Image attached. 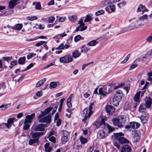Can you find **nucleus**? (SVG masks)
I'll use <instances>...</instances> for the list:
<instances>
[{
  "label": "nucleus",
  "instance_id": "5fc2aeb1",
  "mask_svg": "<svg viewBox=\"0 0 152 152\" xmlns=\"http://www.w3.org/2000/svg\"><path fill=\"white\" fill-rule=\"evenodd\" d=\"M13 57L12 56H7V57H3V59L5 61H8L9 60H10L12 59Z\"/></svg>",
  "mask_w": 152,
  "mask_h": 152
},
{
  "label": "nucleus",
  "instance_id": "ddd939ff",
  "mask_svg": "<svg viewBox=\"0 0 152 152\" xmlns=\"http://www.w3.org/2000/svg\"><path fill=\"white\" fill-rule=\"evenodd\" d=\"M107 135V134L102 130H100L97 134L98 137L101 139L105 138Z\"/></svg>",
  "mask_w": 152,
  "mask_h": 152
},
{
  "label": "nucleus",
  "instance_id": "393cba45",
  "mask_svg": "<svg viewBox=\"0 0 152 152\" xmlns=\"http://www.w3.org/2000/svg\"><path fill=\"white\" fill-rule=\"evenodd\" d=\"M59 83L58 82H51L50 83L49 87L51 89L56 88L57 87L58 84L59 85Z\"/></svg>",
  "mask_w": 152,
  "mask_h": 152
},
{
  "label": "nucleus",
  "instance_id": "37998d69",
  "mask_svg": "<svg viewBox=\"0 0 152 152\" xmlns=\"http://www.w3.org/2000/svg\"><path fill=\"white\" fill-rule=\"evenodd\" d=\"M28 123L25 122L24 121V126H23V129L25 130H28L30 127V125L27 124Z\"/></svg>",
  "mask_w": 152,
  "mask_h": 152
},
{
  "label": "nucleus",
  "instance_id": "5701e85b",
  "mask_svg": "<svg viewBox=\"0 0 152 152\" xmlns=\"http://www.w3.org/2000/svg\"><path fill=\"white\" fill-rule=\"evenodd\" d=\"M73 57L76 58L79 57L81 55V53L79 52L78 50H76L72 53Z\"/></svg>",
  "mask_w": 152,
  "mask_h": 152
},
{
  "label": "nucleus",
  "instance_id": "f03ea898",
  "mask_svg": "<svg viewBox=\"0 0 152 152\" xmlns=\"http://www.w3.org/2000/svg\"><path fill=\"white\" fill-rule=\"evenodd\" d=\"M124 134L122 132H119L114 133V135H112L113 137L117 140L121 144L128 143L129 141L124 137Z\"/></svg>",
  "mask_w": 152,
  "mask_h": 152
},
{
  "label": "nucleus",
  "instance_id": "a211bd4d",
  "mask_svg": "<svg viewBox=\"0 0 152 152\" xmlns=\"http://www.w3.org/2000/svg\"><path fill=\"white\" fill-rule=\"evenodd\" d=\"M141 93V91L137 92L134 98V101L136 103L139 104L140 102L139 100Z\"/></svg>",
  "mask_w": 152,
  "mask_h": 152
},
{
  "label": "nucleus",
  "instance_id": "a19ab883",
  "mask_svg": "<svg viewBox=\"0 0 152 152\" xmlns=\"http://www.w3.org/2000/svg\"><path fill=\"white\" fill-rule=\"evenodd\" d=\"M77 18V16L75 15H72L69 17V20L72 21L76 20Z\"/></svg>",
  "mask_w": 152,
  "mask_h": 152
},
{
  "label": "nucleus",
  "instance_id": "6e6552de",
  "mask_svg": "<svg viewBox=\"0 0 152 152\" xmlns=\"http://www.w3.org/2000/svg\"><path fill=\"white\" fill-rule=\"evenodd\" d=\"M131 147L128 144H124L121 147V152H131Z\"/></svg>",
  "mask_w": 152,
  "mask_h": 152
},
{
  "label": "nucleus",
  "instance_id": "4468645a",
  "mask_svg": "<svg viewBox=\"0 0 152 152\" xmlns=\"http://www.w3.org/2000/svg\"><path fill=\"white\" fill-rule=\"evenodd\" d=\"M145 103L146 107L149 108L152 103V99L150 97L147 98L145 100Z\"/></svg>",
  "mask_w": 152,
  "mask_h": 152
},
{
  "label": "nucleus",
  "instance_id": "8fccbe9b",
  "mask_svg": "<svg viewBox=\"0 0 152 152\" xmlns=\"http://www.w3.org/2000/svg\"><path fill=\"white\" fill-rule=\"evenodd\" d=\"M80 25L75 30V31L77 32L79 31V29L80 28V27L84 26L85 24L83 22L80 24Z\"/></svg>",
  "mask_w": 152,
  "mask_h": 152
},
{
  "label": "nucleus",
  "instance_id": "cd10ccee",
  "mask_svg": "<svg viewBox=\"0 0 152 152\" xmlns=\"http://www.w3.org/2000/svg\"><path fill=\"white\" fill-rule=\"evenodd\" d=\"M59 60L60 62L61 63H68L67 59V56L60 57L59 58Z\"/></svg>",
  "mask_w": 152,
  "mask_h": 152
},
{
  "label": "nucleus",
  "instance_id": "4c0bfd02",
  "mask_svg": "<svg viewBox=\"0 0 152 152\" xmlns=\"http://www.w3.org/2000/svg\"><path fill=\"white\" fill-rule=\"evenodd\" d=\"M69 139L66 136H63L61 138V141L63 144H64L68 142Z\"/></svg>",
  "mask_w": 152,
  "mask_h": 152
},
{
  "label": "nucleus",
  "instance_id": "e2e57ef3",
  "mask_svg": "<svg viewBox=\"0 0 152 152\" xmlns=\"http://www.w3.org/2000/svg\"><path fill=\"white\" fill-rule=\"evenodd\" d=\"M66 19V18L65 17H60L59 19V21L60 22H62L64 21Z\"/></svg>",
  "mask_w": 152,
  "mask_h": 152
},
{
  "label": "nucleus",
  "instance_id": "a878e982",
  "mask_svg": "<svg viewBox=\"0 0 152 152\" xmlns=\"http://www.w3.org/2000/svg\"><path fill=\"white\" fill-rule=\"evenodd\" d=\"M50 144L46 143L44 145L45 150L46 152H50L52 150V148L49 147Z\"/></svg>",
  "mask_w": 152,
  "mask_h": 152
},
{
  "label": "nucleus",
  "instance_id": "2f4dec72",
  "mask_svg": "<svg viewBox=\"0 0 152 152\" xmlns=\"http://www.w3.org/2000/svg\"><path fill=\"white\" fill-rule=\"evenodd\" d=\"M145 108L146 107L144 104H141L139 108V110L140 112H143V110L145 109Z\"/></svg>",
  "mask_w": 152,
  "mask_h": 152
},
{
  "label": "nucleus",
  "instance_id": "49530a36",
  "mask_svg": "<svg viewBox=\"0 0 152 152\" xmlns=\"http://www.w3.org/2000/svg\"><path fill=\"white\" fill-rule=\"evenodd\" d=\"M35 8L37 10H39L41 9V5L39 2H37L35 6Z\"/></svg>",
  "mask_w": 152,
  "mask_h": 152
},
{
  "label": "nucleus",
  "instance_id": "6e6d98bb",
  "mask_svg": "<svg viewBox=\"0 0 152 152\" xmlns=\"http://www.w3.org/2000/svg\"><path fill=\"white\" fill-rule=\"evenodd\" d=\"M63 134L64 136L68 137L69 135V133L66 130H64L63 131Z\"/></svg>",
  "mask_w": 152,
  "mask_h": 152
},
{
  "label": "nucleus",
  "instance_id": "6ab92c4d",
  "mask_svg": "<svg viewBox=\"0 0 152 152\" xmlns=\"http://www.w3.org/2000/svg\"><path fill=\"white\" fill-rule=\"evenodd\" d=\"M137 22V24H136V27L137 28H140L142 26H143L145 25L146 23L142 22V21L141 20H136Z\"/></svg>",
  "mask_w": 152,
  "mask_h": 152
},
{
  "label": "nucleus",
  "instance_id": "f3484780",
  "mask_svg": "<svg viewBox=\"0 0 152 152\" xmlns=\"http://www.w3.org/2000/svg\"><path fill=\"white\" fill-rule=\"evenodd\" d=\"M129 124L132 128L135 129L138 128L140 126V124L139 123L136 122H131Z\"/></svg>",
  "mask_w": 152,
  "mask_h": 152
},
{
  "label": "nucleus",
  "instance_id": "c9c22d12",
  "mask_svg": "<svg viewBox=\"0 0 152 152\" xmlns=\"http://www.w3.org/2000/svg\"><path fill=\"white\" fill-rule=\"evenodd\" d=\"M38 142L35 139L33 138L29 140L28 143L29 145H31L35 143H38Z\"/></svg>",
  "mask_w": 152,
  "mask_h": 152
},
{
  "label": "nucleus",
  "instance_id": "774afa93",
  "mask_svg": "<svg viewBox=\"0 0 152 152\" xmlns=\"http://www.w3.org/2000/svg\"><path fill=\"white\" fill-rule=\"evenodd\" d=\"M87 28V26H83L80 27V29H79V31H83L86 30Z\"/></svg>",
  "mask_w": 152,
  "mask_h": 152
},
{
  "label": "nucleus",
  "instance_id": "39448f33",
  "mask_svg": "<svg viewBox=\"0 0 152 152\" xmlns=\"http://www.w3.org/2000/svg\"><path fill=\"white\" fill-rule=\"evenodd\" d=\"M119 123V128L124 127L123 125L125 123L126 120V117L125 115H120L118 117Z\"/></svg>",
  "mask_w": 152,
  "mask_h": 152
},
{
  "label": "nucleus",
  "instance_id": "4d7b16f0",
  "mask_svg": "<svg viewBox=\"0 0 152 152\" xmlns=\"http://www.w3.org/2000/svg\"><path fill=\"white\" fill-rule=\"evenodd\" d=\"M64 49V45L63 44H61L59 46L56 48V50H62Z\"/></svg>",
  "mask_w": 152,
  "mask_h": 152
},
{
  "label": "nucleus",
  "instance_id": "dca6fc26",
  "mask_svg": "<svg viewBox=\"0 0 152 152\" xmlns=\"http://www.w3.org/2000/svg\"><path fill=\"white\" fill-rule=\"evenodd\" d=\"M123 96L122 91L120 90H118L116 92V93L114 96L121 100V98Z\"/></svg>",
  "mask_w": 152,
  "mask_h": 152
},
{
  "label": "nucleus",
  "instance_id": "7c9ffc66",
  "mask_svg": "<svg viewBox=\"0 0 152 152\" xmlns=\"http://www.w3.org/2000/svg\"><path fill=\"white\" fill-rule=\"evenodd\" d=\"M113 125L115 126H118L119 127V120L118 118H115L112 119Z\"/></svg>",
  "mask_w": 152,
  "mask_h": 152
},
{
  "label": "nucleus",
  "instance_id": "680f3d73",
  "mask_svg": "<svg viewBox=\"0 0 152 152\" xmlns=\"http://www.w3.org/2000/svg\"><path fill=\"white\" fill-rule=\"evenodd\" d=\"M54 65H55V63L54 62H52L50 63L49 64H47L46 66L45 67V69L48 68L49 67H50V66H53Z\"/></svg>",
  "mask_w": 152,
  "mask_h": 152
},
{
  "label": "nucleus",
  "instance_id": "c03bdc74",
  "mask_svg": "<svg viewBox=\"0 0 152 152\" xmlns=\"http://www.w3.org/2000/svg\"><path fill=\"white\" fill-rule=\"evenodd\" d=\"M107 127L108 129L109 133H110V132H113L115 130L114 128L112 127L108 124L107 125Z\"/></svg>",
  "mask_w": 152,
  "mask_h": 152
},
{
  "label": "nucleus",
  "instance_id": "ea45409f",
  "mask_svg": "<svg viewBox=\"0 0 152 152\" xmlns=\"http://www.w3.org/2000/svg\"><path fill=\"white\" fill-rule=\"evenodd\" d=\"M26 19L30 20H33L37 19V18L36 16H27L26 17Z\"/></svg>",
  "mask_w": 152,
  "mask_h": 152
},
{
  "label": "nucleus",
  "instance_id": "864d4df0",
  "mask_svg": "<svg viewBox=\"0 0 152 152\" xmlns=\"http://www.w3.org/2000/svg\"><path fill=\"white\" fill-rule=\"evenodd\" d=\"M55 20V18L54 17L50 16L48 18V22L52 23Z\"/></svg>",
  "mask_w": 152,
  "mask_h": 152
},
{
  "label": "nucleus",
  "instance_id": "412c9836",
  "mask_svg": "<svg viewBox=\"0 0 152 152\" xmlns=\"http://www.w3.org/2000/svg\"><path fill=\"white\" fill-rule=\"evenodd\" d=\"M81 52L86 53L90 50V48L84 45L81 48Z\"/></svg>",
  "mask_w": 152,
  "mask_h": 152
},
{
  "label": "nucleus",
  "instance_id": "aec40b11",
  "mask_svg": "<svg viewBox=\"0 0 152 152\" xmlns=\"http://www.w3.org/2000/svg\"><path fill=\"white\" fill-rule=\"evenodd\" d=\"M120 101V99L114 96L113 99V104L114 105L117 106L119 104Z\"/></svg>",
  "mask_w": 152,
  "mask_h": 152
},
{
  "label": "nucleus",
  "instance_id": "473e14b6",
  "mask_svg": "<svg viewBox=\"0 0 152 152\" xmlns=\"http://www.w3.org/2000/svg\"><path fill=\"white\" fill-rule=\"evenodd\" d=\"M71 95L69 96V98L67 100L66 104L67 106L69 107H72V104L70 102L71 101Z\"/></svg>",
  "mask_w": 152,
  "mask_h": 152
},
{
  "label": "nucleus",
  "instance_id": "bb28decb",
  "mask_svg": "<svg viewBox=\"0 0 152 152\" xmlns=\"http://www.w3.org/2000/svg\"><path fill=\"white\" fill-rule=\"evenodd\" d=\"M139 118L143 124H145L148 121V117L145 116H142Z\"/></svg>",
  "mask_w": 152,
  "mask_h": 152
},
{
  "label": "nucleus",
  "instance_id": "052dcab7",
  "mask_svg": "<svg viewBox=\"0 0 152 152\" xmlns=\"http://www.w3.org/2000/svg\"><path fill=\"white\" fill-rule=\"evenodd\" d=\"M15 118H9L7 120V122L9 123L10 125L11 124L13 121L15 119Z\"/></svg>",
  "mask_w": 152,
  "mask_h": 152
},
{
  "label": "nucleus",
  "instance_id": "3c124183",
  "mask_svg": "<svg viewBox=\"0 0 152 152\" xmlns=\"http://www.w3.org/2000/svg\"><path fill=\"white\" fill-rule=\"evenodd\" d=\"M81 37L80 35H78L75 37L74 40L75 42H77L79 41L80 39H81Z\"/></svg>",
  "mask_w": 152,
  "mask_h": 152
},
{
  "label": "nucleus",
  "instance_id": "69168bd1",
  "mask_svg": "<svg viewBox=\"0 0 152 152\" xmlns=\"http://www.w3.org/2000/svg\"><path fill=\"white\" fill-rule=\"evenodd\" d=\"M108 0H106L102 3V5L103 6H106L108 5L109 4V2L108 1Z\"/></svg>",
  "mask_w": 152,
  "mask_h": 152
},
{
  "label": "nucleus",
  "instance_id": "9b49d317",
  "mask_svg": "<svg viewBox=\"0 0 152 152\" xmlns=\"http://www.w3.org/2000/svg\"><path fill=\"white\" fill-rule=\"evenodd\" d=\"M46 125L44 124H40L35 126L34 129L36 131H45V127H46Z\"/></svg>",
  "mask_w": 152,
  "mask_h": 152
},
{
  "label": "nucleus",
  "instance_id": "13d9d810",
  "mask_svg": "<svg viewBox=\"0 0 152 152\" xmlns=\"http://www.w3.org/2000/svg\"><path fill=\"white\" fill-rule=\"evenodd\" d=\"M49 140L53 143H55L56 142V138L54 136H52L49 137Z\"/></svg>",
  "mask_w": 152,
  "mask_h": 152
},
{
  "label": "nucleus",
  "instance_id": "603ef678",
  "mask_svg": "<svg viewBox=\"0 0 152 152\" xmlns=\"http://www.w3.org/2000/svg\"><path fill=\"white\" fill-rule=\"evenodd\" d=\"M46 42L44 41H40V42L37 43L35 45L36 46L39 47V46H40V45H42L43 44H46Z\"/></svg>",
  "mask_w": 152,
  "mask_h": 152
},
{
  "label": "nucleus",
  "instance_id": "f704fd0d",
  "mask_svg": "<svg viewBox=\"0 0 152 152\" xmlns=\"http://www.w3.org/2000/svg\"><path fill=\"white\" fill-rule=\"evenodd\" d=\"M140 137L138 134H136L134 136V141L136 142L140 140Z\"/></svg>",
  "mask_w": 152,
  "mask_h": 152
},
{
  "label": "nucleus",
  "instance_id": "a18cd8bd",
  "mask_svg": "<svg viewBox=\"0 0 152 152\" xmlns=\"http://www.w3.org/2000/svg\"><path fill=\"white\" fill-rule=\"evenodd\" d=\"M73 57L70 55L67 56V59L68 63H69L72 61L73 60Z\"/></svg>",
  "mask_w": 152,
  "mask_h": 152
},
{
  "label": "nucleus",
  "instance_id": "c756f323",
  "mask_svg": "<svg viewBox=\"0 0 152 152\" xmlns=\"http://www.w3.org/2000/svg\"><path fill=\"white\" fill-rule=\"evenodd\" d=\"M26 60L25 57L20 58L18 59V63L19 64L23 65L25 63Z\"/></svg>",
  "mask_w": 152,
  "mask_h": 152
},
{
  "label": "nucleus",
  "instance_id": "4be33fe9",
  "mask_svg": "<svg viewBox=\"0 0 152 152\" xmlns=\"http://www.w3.org/2000/svg\"><path fill=\"white\" fill-rule=\"evenodd\" d=\"M98 43V42L96 40H94L92 41H91L89 42L86 45L87 46H95L96 44H97Z\"/></svg>",
  "mask_w": 152,
  "mask_h": 152
},
{
  "label": "nucleus",
  "instance_id": "423d86ee",
  "mask_svg": "<svg viewBox=\"0 0 152 152\" xmlns=\"http://www.w3.org/2000/svg\"><path fill=\"white\" fill-rule=\"evenodd\" d=\"M45 134L44 132H34L31 134L32 137L38 142L40 137L43 136Z\"/></svg>",
  "mask_w": 152,
  "mask_h": 152
},
{
  "label": "nucleus",
  "instance_id": "7ed1b4c3",
  "mask_svg": "<svg viewBox=\"0 0 152 152\" xmlns=\"http://www.w3.org/2000/svg\"><path fill=\"white\" fill-rule=\"evenodd\" d=\"M110 86H105L103 88H100L99 89V92L100 94L103 96H105L110 92Z\"/></svg>",
  "mask_w": 152,
  "mask_h": 152
},
{
  "label": "nucleus",
  "instance_id": "c85d7f7f",
  "mask_svg": "<svg viewBox=\"0 0 152 152\" xmlns=\"http://www.w3.org/2000/svg\"><path fill=\"white\" fill-rule=\"evenodd\" d=\"M136 20L133 23H131L129 26V28L130 29H133L134 28H137L136 27V24H137Z\"/></svg>",
  "mask_w": 152,
  "mask_h": 152
},
{
  "label": "nucleus",
  "instance_id": "b1692460",
  "mask_svg": "<svg viewBox=\"0 0 152 152\" xmlns=\"http://www.w3.org/2000/svg\"><path fill=\"white\" fill-rule=\"evenodd\" d=\"M46 80V79L45 78L40 80L37 83L36 87L38 88L42 86L45 82Z\"/></svg>",
  "mask_w": 152,
  "mask_h": 152
},
{
  "label": "nucleus",
  "instance_id": "58836bf2",
  "mask_svg": "<svg viewBox=\"0 0 152 152\" xmlns=\"http://www.w3.org/2000/svg\"><path fill=\"white\" fill-rule=\"evenodd\" d=\"M80 141L81 143L83 144H84L87 142V140L86 138H84L81 136L80 137Z\"/></svg>",
  "mask_w": 152,
  "mask_h": 152
},
{
  "label": "nucleus",
  "instance_id": "9d476101",
  "mask_svg": "<svg viewBox=\"0 0 152 152\" xmlns=\"http://www.w3.org/2000/svg\"><path fill=\"white\" fill-rule=\"evenodd\" d=\"M107 112L110 115L112 114L115 110V108L112 105H107L105 107Z\"/></svg>",
  "mask_w": 152,
  "mask_h": 152
},
{
  "label": "nucleus",
  "instance_id": "2eb2a0df",
  "mask_svg": "<svg viewBox=\"0 0 152 152\" xmlns=\"http://www.w3.org/2000/svg\"><path fill=\"white\" fill-rule=\"evenodd\" d=\"M23 26L22 23H18L15 24L13 26L11 27V28L15 30L19 31L22 28Z\"/></svg>",
  "mask_w": 152,
  "mask_h": 152
},
{
  "label": "nucleus",
  "instance_id": "f8f14e48",
  "mask_svg": "<svg viewBox=\"0 0 152 152\" xmlns=\"http://www.w3.org/2000/svg\"><path fill=\"white\" fill-rule=\"evenodd\" d=\"M34 113H32L30 115H27L26 116V119H25L24 121L26 123H30L31 122V120L35 116Z\"/></svg>",
  "mask_w": 152,
  "mask_h": 152
},
{
  "label": "nucleus",
  "instance_id": "338daca9",
  "mask_svg": "<svg viewBox=\"0 0 152 152\" xmlns=\"http://www.w3.org/2000/svg\"><path fill=\"white\" fill-rule=\"evenodd\" d=\"M36 95L37 96L41 97L42 95V92L40 91H38L36 93Z\"/></svg>",
  "mask_w": 152,
  "mask_h": 152
},
{
  "label": "nucleus",
  "instance_id": "f257e3e1",
  "mask_svg": "<svg viewBox=\"0 0 152 152\" xmlns=\"http://www.w3.org/2000/svg\"><path fill=\"white\" fill-rule=\"evenodd\" d=\"M53 109V108L52 107H48L45 109L44 111L42 112V114L38 116V118L39 119V121L40 123H50L51 121V116L50 115H48L45 117L44 116L48 114Z\"/></svg>",
  "mask_w": 152,
  "mask_h": 152
},
{
  "label": "nucleus",
  "instance_id": "20e7f679",
  "mask_svg": "<svg viewBox=\"0 0 152 152\" xmlns=\"http://www.w3.org/2000/svg\"><path fill=\"white\" fill-rule=\"evenodd\" d=\"M88 109L87 108H85L82 111L81 114L83 117H84V118L82 119L83 121H86L87 118H89L91 115L92 113V111H89V112L87 114Z\"/></svg>",
  "mask_w": 152,
  "mask_h": 152
},
{
  "label": "nucleus",
  "instance_id": "79ce46f5",
  "mask_svg": "<svg viewBox=\"0 0 152 152\" xmlns=\"http://www.w3.org/2000/svg\"><path fill=\"white\" fill-rule=\"evenodd\" d=\"M36 55V53H30L27 56V58L28 59H29L31 58L34 56Z\"/></svg>",
  "mask_w": 152,
  "mask_h": 152
},
{
  "label": "nucleus",
  "instance_id": "09e8293b",
  "mask_svg": "<svg viewBox=\"0 0 152 152\" xmlns=\"http://www.w3.org/2000/svg\"><path fill=\"white\" fill-rule=\"evenodd\" d=\"M125 85V84L124 83H121V84H119L117 86H115L114 87L113 89L114 90H115L117 89H118L119 88H120L121 86H124Z\"/></svg>",
  "mask_w": 152,
  "mask_h": 152
},
{
  "label": "nucleus",
  "instance_id": "0e129e2a",
  "mask_svg": "<svg viewBox=\"0 0 152 152\" xmlns=\"http://www.w3.org/2000/svg\"><path fill=\"white\" fill-rule=\"evenodd\" d=\"M137 66V64H132L131 66L130 67L129 70L132 69L135 67H136Z\"/></svg>",
  "mask_w": 152,
  "mask_h": 152
},
{
  "label": "nucleus",
  "instance_id": "bf43d9fd",
  "mask_svg": "<svg viewBox=\"0 0 152 152\" xmlns=\"http://www.w3.org/2000/svg\"><path fill=\"white\" fill-rule=\"evenodd\" d=\"M143 8H145V7L142 5L140 4L137 8V10L138 11H140Z\"/></svg>",
  "mask_w": 152,
  "mask_h": 152
},
{
  "label": "nucleus",
  "instance_id": "72a5a7b5",
  "mask_svg": "<svg viewBox=\"0 0 152 152\" xmlns=\"http://www.w3.org/2000/svg\"><path fill=\"white\" fill-rule=\"evenodd\" d=\"M92 19L91 17L89 15H86V18L84 20V22H88L92 20Z\"/></svg>",
  "mask_w": 152,
  "mask_h": 152
},
{
  "label": "nucleus",
  "instance_id": "de8ad7c7",
  "mask_svg": "<svg viewBox=\"0 0 152 152\" xmlns=\"http://www.w3.org/2000/svg\"><path fill=\"white\" fill-rule=\"evenodd\" d=\"M120 144L119 142H114L113 145L114 146L116 147L118 149H119L121 147Z\"/></svg>",
  "mask_w": 152,
  "mask_h": 152
},
{
  "label": "nucleus",
  "instance_id": "e433bc0d",
  "mask_svg": "<svg viewBox=\"0 0 152 152\" xmlns=\"http://www.w3.org/2000/svg\"><path fill=\"white\" fill-rule=\"evenodd\" d=\"M104 13V11L103 10H101L97 11L95 13V15L96 16H99L103 14Z\"/></svg>",
  "mask_w": 152,
  "mask_h": 152
},
{
  "label": "nucleus",
  "instance_id": "1a4fd4ad",
  "mask_svg": "<svg viewBox=\"0 0 152 152\" xmlns=\"http://www.w3.org/2000/svg\"><path fill=\"white\" fill-rule=\"evenodd\" d=\"M105 10L108 13H111L115 11V6L113 4L109 5L105 7Z\"/></svg>",
  "mask_w": 152,
  "mask_h": 152
},
{
  "label": "nucleus",
  "instance_id": "0eeeda50",
  "mask_svg": "<svg viewBox=\"0 0 152 152\" xmlns=\"http://www.w3.org/2000/svg\"><path fill=\"white\" fill-rule=\"evenodd\" d=\"M19 3V0H11L9 2L8 7L11 9H13L15 6Z\"/></svg>",
  "mask_w": 152,
  "mask_h": 152
}]
</instances>
